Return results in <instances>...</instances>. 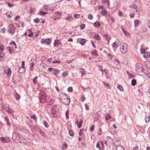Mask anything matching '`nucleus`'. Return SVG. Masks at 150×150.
Instances as JSON below:
<instances>
[{"label":"nucleus","instance_id":"nucleus-1","mask_svg":"<svg viewBox=\"0 0 150 150\" xmlns=\"http://www.w3.org/2000/svg\"><path fill=\"white\" fill-rule=\"evenodd\" d=\"M59 99L63 104L65 105H68L70 102V99L64 93H60L59 94Z\"/></svg>","mask_w":150,"mask_h":150},{"label":"nucleus","instance_id":"nucleus-2","mask_svg":"<svg viewBox=\"0 0 150 150\" xmlns=\"http://www.w3.org/2000/svg\"><path fill=\"white\" fill-rule=\"evenodd\" d=\"M39 99L40 102L42 103L46 101V95L44 92H41L40 94Z\"/></svg>","mask_w":150,"mask_h":150},{"label":"nucleus","instance_id":"nucleus-3","mask_svg":"<svg viewBox=\"0 0 150 150\" xmlns=\"http://www.w3.org/2000/svg\"><path fill=\"white\" fill-rule=\"evenodd\" d=\"M15 29L14 25L13 24H10L8 27V31L9 33L13 35L14 34Z\"/></svg>","mask_w":150,"mask_h":150},{"label":"nucleus","instance_id":"nucleus-4","mask_svg":"<svg viewBox=\"0 0 150 150\" xmlns=\"http://www.w3.org/2000/svg\"><path fill=\"white\" fill-rule=\"evenodd\" d=\"M51 42V40L49 38L46 39H42L41 40L42 43H45L47 45L50 44Z\"/></svg>","mask_w":150,"mask_h":150},{"label":"nucleus","instance_id":"nucleus-5","mask_svg":"<svg viewBox=\"0 0 150 150\" xmlns=\"http://www.w3.org/2000/svg\"><path fill=\"white\" fill-rule=\"evenodd\" d=\"M113 144L115 146H116V147H118L121 145V142L119 140H116L115 141L113 142Z\"/></svg>","mask_w":150,"mask_h":150},{"label":"nucleus","instance_id":"nucleus-6","mask_svg":"<svg viewBox=\"0 0 150 150\" xmlns=\"http://www.w3.org/2000/svg\"><path fill=\"white\" fill-rule=\"evenodd\" d=\"M136 70L138 72H141L143 71L142 66L141 65H136Z\"/></svg>","mask_w":150,"mask_h":150},{"label":"nucleus","instance_id":"nucleus-7","mask_svg":"<svg viewBox=\"0 0 150 150\" xmlns=\"http://www.w3.org/2000/svg\"><path fill=\"white\" fill-rule=\"evenodd\" d=\"M127 49L126 48V47H125L124 46L122 45L121 47L120 48V50L122 53L125 54L126 52Z\"/></svg>","mask_w":150,"mask_h":150},{"label":"nucleus","instance_id":"nucleus-8","mask_svg":"<svg viewBox=\"0 0 150 150\" xmlns=\"http://www.w3.org/2000/svg\"><path fill=\"white\" fill-rule=\"evenodd\" d=\"M61 13L58 12H56L54 15V20H59L60 18Z\"/></svg>","mask_w":150,"mask_h":150},{"label":"nucleus","instance_id":"nucleus-9","mask_svg":"<svg viewBox=\"0 0 150 150\" xmlns=\"http://www.w3.org/2000/svg\"><path fill=\"white\" fill-rule=\"evenodd\" d=\"M83 122V121L82 119H81L80 120V121L79 123L78 120L75 121V124H76L79 128H80L82 126V123Z\"/></svg>","mask_w":150,"mask_h":150},{"label":"nucleus","instance_id":"nucleus-10","mask_svg":"<svg viewBox=\"0 0 150 150\" xmlns=\"http://www.w3.org/2000/svg\"><path fill=\"white\" fill-rule=\"evenodd\" d=\"M4 110L6 111L8 113H9L11 114H13V111L12 109H10L9 108H8L7 107H5L4 108Z\"/></svg>","mask_w":150,"mask_h":150},{"label":"nucleus","instance_id":"nucleus-11","mask_svg":"<svg viewBox=\"0 0 150 150\" xmlns=\"http://www.w3.org/2000/svg\"><path fill=\"white\" fill-rule=\"evenodd\" d=\"M119 46V41L116 40L112 45V46L113 48L116 49Z\"/></svg>","mask_w":150,"mask_h":150},{"label":"nucleus","instance_id":"nucleus-12","mask_svg":"<svg viewBox=\"0 0 150 150\" xmlns=\"http://www.w3.org/2000/svg\"><path fill=\"white\" fill-rule=\"evenodd\" d=\"M19 135L16 132H13V134L12 139L15 141H16V138L18 137Z\"/></svg>","mask_w":150,"mask_h":150},{"label":"nucleus","instance_id":"nucleus-13","mask_svg":"<svg viewBox=\"0 0 150 150\" xmlns=\"http://www.w3.org/2000/svg\"><path fill=\"white\" fill-rule=\"evenodd\" d=\"M103 36L105 38V39L108 40V42L110 41L111 39V37L109 35H108L107 34H103Z\"/></svg>","mask_w":150,"mask_h":150},{"label":"nucleus","instance_id":"nucleus-14","mask_svg":"<svg viewBox=\"0 0 150 150\" xmlns=\"http://www.w3.org/2000/svg\"><path fill=\"white\" fill-rule=\"evenodd\" d=\"M94 26L96 27H99L100 25V23L98 21H97L94 23Z\"/></svg>","mask_w":150,"mask_h":150},{"label":"nucleus","instance_id":"nucleus-15","mask_svg":"<svg viewBox=\"0 0 150 150\" xmlns=\"http://www.w3.org/2000/svg\"><path fill=\"white\" fill-rule=\"evenodd\" d=\"M94 38L97 40H100L101 39V37L98 34H96L95 35Z\"/></svg>","mask_w":150,"mask_h":150},{"label":"nucleus","instance_id":"nucleus-16","mask_svg":"<svg viewBox=\"0 0 150 150\" xmlns=\"http://www.w3.org/2000/svg\"><path fill=\"white\" fill-rule=\"evenodd\" d=\"M101 112L100 111H98L96 113V119H97V120H98L99 119V118L100 116L101 115Z\"/></svg>","mask_w":150,"mask_h":150},{"label":"nucleus","instance_id":"nucleus-17","mask_svg":"<svg viewBox=\"0 0 150 150\" xmlns=\"http://www.w3.org/2000/svg\"><path fill=\"white\" fill-rule=\"evenodd\" d=\"M150 115H148V116H146V115L145 117V122L147 123V122H149L150 120Z\"/></svg>","mask_w":150,"mask_h":150},{"label":"nucleus","instance_id":"nucleus-18","mask_svg":"<svg viewBox=\"0 0 150 150\" xmlns=\"http://www.w3.org/2000/svg\"><path fill=\"white\" fill-rule=\"evenodd\" d=\"M15 97L16 100H18L20 99L21 96L19 94L16 92L15 94Z\"/></svg>","mask_w":150,"mask_h":150},{"label":"nucleus","instance_id":"nucleus-19","mask_svg":"<svg viewBox=\"0 0 150 150\" xmlns=\"http://www.w3.org/2000/svg\"><path fill=\"white\" fill-rule=\"evenodd\" d=\"M56 111L54 110L53 109H52L51 110V114L54 117H56Z\"/></svg>","mask_w":150,"mask_h":150},{"label":"nucleus","instance_id":"nucleus-20","mask_svg":"<svg viewBox=\"0 0 150 150\" xmlns=\"http://www.w3.org/2000/svg\"><path fill=\"white\" fill-rule=\"evenodd\" d=\"M134 26L135 27H137L139 25V22L138 20L136 19L134 21Z\"/></svg>","mask_w":150,"mask_h":150},{"label":"nucleus","instance_id":"nucleus-21","mask_svg":"<svg viewBox=\"0 0 150 150\" xmlns=\"http://www.w3.org/2000/svg\"><path fill=\"white\" fill-rule=\"evenodd\" d=\"M116 150H125L124 147L121 145L116 147Z\"/></svg>","mask_w":150,"mask_h":150},{"label":"nucleus","instance_id":"nucleus-22","mask_svg":"<svg viewBox=\"0 0 150 150\" xmlns=\"http://www.w3.org/2000/svg\"><path fill=\"white\" fill-rule=\"evenodd\" d=\"M101 13L103 16H104L107 15V10L105 9H103V10L101 12Z\"/></svg>","mask_w":150,"mask_h":150},{"label":"nucleus","instance_id":"nucleus-23","mask_svg":"<svg viewBox=\"0 0 150 150\" xmlns=\"http://www.w3.org/2000/svg\"><path fill=\"white\" fill-rule=\"evenodd\" d=\"M60 43V42L59 41L57 40H55L54 42V45L59 46Z\"/></svg>","mask_w":150,"mask_h":150},{"label":"nucleus","instance_id":"nucleus-24","mask_svg":"<svg viewBox=\"0 0 150 150\" xmlns=\"http://www.w3.org/2000/svg\"><path fill=\"white\" fill-rule=\"evenodd\" d=\"M80 72L81 73L82 76L84 75L85 74V71L84 69L83 68H80Z\"/></svg>","mask_w":150,"mask_h":150},{"label":"nucleus","instance_id":"nucleus-25","mask_svg":"<svg viewBox=\"0 0 150 150\" xmlns=\"http://www.w3.org/2000/svg\"><path fill=\"white\" fill-rule=\"evenodd\" d=\"M130 7H133L135 9H137L138 8V6L135 4H131L130 6Z\"/></svg>","mask_w":150,"mask_h":150},{"label":"nucleus","instance_id":"nucleus-26","mask_svg":"<svg viewBox=\"0 0 150 150\" xmlns=\"http://www.w3.org/2000/svg\"><path fill=\"white\" fill-rule=\"evenodd\" d=\"M34 22L36 23H38L40 22V19L38 18H37L33 20Z\"/></svg>","mask_w":150,"mask_h":150},{"label":"nucleus","instance_id":"nucleus-27","mask_svg":"<svg viewBox=\"0 0 150 150\" xmlns=\"http://www.w3.org/2000/svg\"><path fill=\"white\" fill-rule=\"evenodd\" d=\"M66 20H67L68 21H71L74 19V18L73 17L71 16H68L65 18Z\"/></svg>","mask_w":150,"mask_h":150},{"label":"nucleus","instance_id":"nucleus-28","mask_svg":"<svg viewBox=\"0 0 150 150\" xmlns=\"http://www.w3.org/2000/svg\"><path fill=\"white\" fill-rule=\"evenodd\" d=\"M136 80L134 79H132L131 82V85L132 86H135L136 84Z\"/></svg>","mask_w":150,"mask_h":150},{"label":"nucleus","instance_id":"nucleus-29","mask_svg":"<svg viewBox=\"0 0 150 150\" xmlns=\"http://www.w3.org/2000/svg\"><path fill=\"white\" fill-rule=\"evenodd\" d=\"M91 53L93 55H95L96 57H97L98 55V54L97 53V51L96 50H95L92 52Z\"/></svg>","mask_w":150,"mask_h":150},{"label":"nucleus","instance_id":"nucleus-30","mask_svg":"<svg viewBox=\"0 0 150 150\" xmlns=\"http://www.w3.org/2000/svg\"><path fill=\"white\" fill-rule=\"evenodd\" d=\"M0 140L2 143L6 142H7L6 139L4 137H0Z\"/></svg>","mask_w":150,"mask_h":150},{"label":"nucleus","instance_id":"nucleus-31","mask_svg":"<svg viewBox=\"0 0 150 150\" xmlns=\"http://www.w3.org/2000/svg\"><path fill=\"white\" fill-rule=\"evenodd\" d=\"M5 120H6V121L7 122V125L8 126L10 125V123L9 122V119H8V117H5Z\"/></svg>","mask_w":150,"mask_h":150},{"label":"nucleus","instance_id":"nucleus-32","mask_svg":"<svg viewBox=\"0 0 150 150\" xmlns=\"http://www.w3.org/2000/svg\"><path fill=\"white\" fill-rule=\"evenodd\" d=\"M10 45H12V44H14L15 49L16 48L17 45H16V43L14 41H12L10 42Z\"/></svg>","mask_w":150,"mask_h":150},{"label":"nucleus","instance_id":"nucleus-33","mask_svg":"<svg viewBox=\"0 0 150 150\" xmlns=\"http://www.w3.org/2000/svg\"><path fill=\"white\" fill-rule=\"evenodd\" d=\"M117 87L121 91H123V88L122 86L120 85H118L117 86Z\"/></svg>","mask_w":150,"mask_h":150},{"label":"nucleus","instance_id":"nucleus-34","mask_svg":"<svg viewBox=\"0 0 150 150\" xmlns=\"http://www.w3.org/2000/svg\"><path fill=\"white\" fill-rule=\"evenodd\" d=\"M11 74V71L9 68L8 69V72L7 73V75L8 76H10Z\"/></svg>","mask_w":150,"mask_h":150},{"label":"nucleus","instance_id":"nucleus-35","mask_svg":"<svg viewBox=\"0 0 150 150\" xmlns=\"http://www.w3.org/2000/svg\"><path fill=\"white\" fill-rule=\"evenodd\" d=\"M106 120H107L110 119L111 117L110 115L109 114H107L105 115Z\"/></svg>","mask_w":150,"mask_h":150},{"label":"nucleus","instance_id":"nucleus-36","mask_svg":"<svg viewBox=\"0 0 150 150\" xmlns=\"http://www.w3.org/2000/svg\"><path fill=\"white\" fill-rule=\"evenodd\" d=\"M140 52L142 54H145L146 53V51L144 49L142 48V47L141 48Z\"/></svg>","mask_w":150,"mask_h":150},{"label":"nucleus","instance_id":"nucleus-37","mask_svg":"<svg viewBox=\"0 0 150 150\" xmlns=\"http://www.w3.org/2000/svg\"><path fill=\"white\" fill-rule=\"evenodd\" d=\"M86 26L84 24H82L80 26V29L81 30H83L85 28Z\"/></svg>","mask_w":150,"mask_h":150},{"label":"nucleus","instance_id":"nucleus-38","mask_svg":"<svg viewBox=\"0 0 150 150\" xmlns=\"http://www.w3.org/2000/svg\"><path fill=\"white\" fill-rule=\"evenodd\" d=\"M69 134L71 136H73L74 135V132L72 130H71L69 132Z\"/></svg>","mask_w":150,"mask_h":150},{"label":"nucleus","instance_id":"nucleus-39","mask_svg":"<svg viewBox=\"0 0 150 150\" xmlns=\"http://www.w3.org/2000/svg\"><path fill=\"white\" fill-rule=\"evenodd\" d=\"M21 137L19 135L18 137H17V138H16V141L17 140V142H18L21 143Z\"/></svg>","mask_w":150,"mask_h":150},{"label":"nucleus","instance_id":"nucleus-40","mask_svg":"<svg viewBox=\"0 0 150 150\" xmlns=\"http://www.w3.org/2000/svg\"><path fill=\"white\" fill-rule=\"evenodd\" d=\"M59 71L57 69H56L55 71L53 73V74L56 76H57V74H58Z\"/></svg>","mask_w":150,"mask_h":150},{"label":"nucleus","instance_id":"nucleus-41","mask_svg":"<svg viewBox=\"0 0 150 150\" xmlns=\"http://www.w3.org/2000/svg\"><path fill=\"white\" fill-rule=\"evenodd\" d=\"M6 4L9 7L11 8L13 6V5L9 3L8 2H6Z\"/></svg>","mask_w":150,"mask_h":150},{"label":"nucleus","instance_id":"nucleus-42","mask_svg":"<svg viewBox=\"0 0 150 150\" xmlns=\"http://www.w3.org/2000/svg\"><path fill=\"white\" fill-rule=\"evenodd\" d=\"M4 47L3 45H1L0 46V50L1 52H3V51L4 50Z\"/></svg>","mask_w":150,"mask_h":150},{"label":"nucleus","instance_id":"nucleus-43","mask_svg":"<svg viewBox=\"0 0 150 150\" xmlns=\"http://www.w3.org/2000/svg\"><path fill=\"white\" fill-rule=\"evenodd\" d=\"M44 124L45 127L47 128H48L49 127V125L45 121H44Z\"/></svg>","mask_w":150,"mask_h":150},{"label":"nucleus","instance_id":"nucleus-44","mask_svg":"<svg viewBox=\"0 0 150 150\" xmlns=\"http://www.w3.org/2000/svg\"><path fill=\"white\" fill-rule=\"evenodd\" d=\"M69 111L68 110H67L66 112V113H65V115H66V118H67V119H68L69 118V117L68 116V115H69Z\"/></svg>","mask_w":150,"mask_h":150},{"label":"nucleus","instance_id":"nucleus-45","mask_svg":"<svg viewBox=\"0 0 150 150\" xmlns=\"http://www.w3.org/2000/svg\"><path fill=\"white\" fill-rule=\"evenodd\" d=\"M85 40L84 39H83L81 40V44L82 45H84L85 41Z\"/></svg>","mask_w":150,"mask_h":150},{"label":"nucleus","instance_id":"nucleus-46","mask_svg":"<svg viewBox=\"0 0 150 150\" xmlns=\"http://www.w3.org/2000/svg\"><path fill=\"white\" fill-rule=\"evenodd\" d=\"M88 18L90 20H92L93 19V16L91 14H89L88 16Z\"/></svg>","mask_w":150,"mask_h":150},{"label":"nucleus","instance_id":"nucleus-47","mask_svg":"<svg viewBox=\"0 0 150 150\" xmlns=\"http://www.w3.org/2000/svg\"><path fill=\"white\" fill-rule=\"evenodd\" d=\"M38 77L37 76H35V78L33 80V82L35 84H36V82H37V79Z\"/></svg>","mask_w":150,"mask_h":150},{"label":"nucleus","instance_id":"nucleus-48","mask_svg":"<svg viewBox=\"0 0 150 150\" xmlns=\"http://www.w3.org/2000/svg\"><path fill=\"white\" fill-rule=\"evenodd\" d=\"M68 75V74L66 71H64L62 74V76H63L65 77Z\"/></svg>","mask_w":150,"mask_h":150},{"label":"nucleus","instance_id":"nucleus-49","mask_svg":"<svg viewBox=\"0 0 150 150\" xmlns=\"http://www.w3.org/2000/svg\"><path fill=\"white\" fill-rule=\"evenodd\" d=\"M31 118H33L35 121H36L37 119V118L36 117V115H35L31 116Z\"/></svg>","mask_w":150,"mask_h":150},{"label":"nucleus","instance_id":"nucleus-50","mask_svg":"<svg viewBox=\"0 0 150 150\" xmlns=\"http://www.w3.org/2000/svg\"><path fill=\"white\" fill-rule=\"evenodd\" d=\"M94 130V125H93L90 128V132H92Z\"/></svg>","mask_w":150,"mask_h":150},{"label":"nucleus","instance_id":"nucleus-51","mask_svg":"<svg viewBox=\"0 0 150 150\" xmlns=\"http://www.w3.org/2000/svg\"><path fill=\"white\" fill-rule=\"evenodd\" d=\"M40 15H42L43 16H44L47 13V12H42V11H40Z\"/></svg>","mask_w":150,"mask_h":150},{"label":"nucleus","instance_id":"nucleus-52","mask_svg":"<svg viewBox=\"0 0 150 150\" xmlns=\"http://www.w3.org/2000/svg\"><path fill=\"white\" fill-rule=\"evenodd\" d=\"M7 48L9 49V51L10 52V53L11 54H12L13 50L12 49H11L10 47H8Z\"/></svg>","mask_w":150,"mask_h":150},{"label":"nucleus","instance_id":"nucleus-53","mask_svg":"<svg viewBox=\"0 0 150 150\" xmlns=\"http://www.w3.org/2000/svg\"><path fill=\"white\" fill-rule=\"evenodd\" d=\"M67 90L69 92H71L72 91V87H69L67 89Z\"/></svg>","mask_w":150,"mask_h":150},{"label":"nucleus","instance_id":"nucleus-54","mask_svg":"<svg viewBox=\"0 0 150 150\" xmlns=\"http://www.w3.org/2000/svg\"><path fill=\"white\" fill-rule=\"evenodd\" d=\"M96 148H100V143L99 142H98L96 145Z\"/></svg>","mask_w":150,"mask_h":150},{"label":"nucleus","instance_id":"nucleus-55","mask_svg":"<svg viewBox=\"0 0 150 150\" xmlns=\"http://www.w3.org/2000/svg\"><path fill=\"white\" fill-rule=\"evenodd\" d=\"M4 56V54L3 53V52H1L0 53V59L3 58Z\"/></svg>","mask_w":150,"mask_h":150},{"label":"nucleus","instance_id":"nucleus-56","mask_svg":"<svg viewBox=\"0 0 150 150\" xmlns=\"http://www.w3.org/2000/svg\"><path fill=\"white\" fill-rule=\"evenodd\" d=\"M35 10L34 8H30V10L29 11V13H33V11Z\"/></svg>","mask_w":150,"mask_h":150},{"label":"nucleus","instance_id":"nucleus-57","mask_svg":"<svg viewBox=\"0 0 150 150\" xmlns=\"http://www.w3.org/2000/svg\"><path fill=\"white\" fill-rule=\"evenodd\" d=\"M74 16L75 18H79L80 17V15L79 14H74Z\"/></svg>","mask_w":150,"mask_h":150},{"label":"nucleus","instance_id":"nucleus-58","mask_svg":"<svg viewBox=\"0 0 150 150\" xmlns=\"http://www.w3.org/2000/svg\"><path fill=\"white\" fill-rule=\"evenodd\" d=\"M25 62L24 61H22V63L21 68H25Z\"/></svg>","mask_w":150,"mask_h":150},{"label":"nucleus","instance_id":"nucleus-59","mask_svg":"<svg viewBox=\"0 0 150 150\" xmlns=\"http://www.w3.org/2000/svg\"><path fill=\"white\" fill-rule=\"evenodd\" d=\"M83 129H81L80 130V131L79 132V134L80 135H81L83 133Z\"/></svg>","mask_w":150,"mask_h":150},{"label":"nucleus","instance_id":"nucleus-60","mask_svg":"<svg viewBox=\"0 0 150 150\" xmlns=\"http://www.w3.org/2000/svg\"><path fill=\"white\" fill-rule=\"evenodd\" d=\"M42 136H43L44 137H46L47 136V135L44 132L42 131L41 132V134Z\"/></svg>","mask_w":150,"mask_h":150},{"label":"nucleus","instance_id":"nucleus-61","mask_svg":"<svg viewBox=\"0 0 150 150\" xmlns=\"http://www.w3.org/2000/svg\"><path fill=\"white\" fill-rule=\"evenodd\" d=\"M85 107L86 110H89V107L88 105H87L86 103L85 104Z\"/></svg>","mask_w":150,"mask_h":150},{"label":"nucleus","instance_id":"nucleus-62","mask_svg":"<svg viewBox=\"0 0 150 150\" xmlns=\"http://www.w3.org/2000/svg\"><path fill=\"white\" fill-rule=\"evenodd\" d=\"M122 31L123 32V33L126 34V33L127 32V31L124 28H122Z\"/></svg>","mask_w":150,"mask_h":150},{"label":"nucleus","instance_id":"nucleus-63","mask_svg":"<svg viewBox=\"0 0 150 150\" xmlns=\"http://www.w3.org/2000/svg\"><path fill=\"white\" fill-rule=\"evenodd\" d=\"M102 132V130L101 128H99V131L98 132V134L99 135H100L101 134V132Z\"/></svg>","mask_w":150,"mask_h":150},{"label":"nucleus","instance_id":"nucleus-64","mask_svg":"<svg viewBox=\"0 0 150 150\" xmlns=\"http://www.w3.org/2000/svg\"><path fill=\"white\" fill-rule=\"evenodd\" d=\"M5 30H6L5 28H3L1 30L2 31H1V32H2L3 33H5Z\"/></svg>","mask_w":150,"mask_h":150}]
</instances>
